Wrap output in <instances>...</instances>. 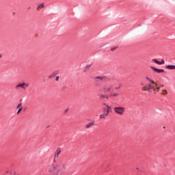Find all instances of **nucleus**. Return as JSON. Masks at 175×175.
I'll return each instance as SVG.
<instances>
[{
    "label": "nucleus",
    "mask_w": 175,
    "mask_h": 175,
    "mask_svg": "<svg viewBox=\"0 0 175 175\" xmlns=\"http://www.w3.org/2000/svg\"><path fill=\"white\" fill-rule=\"evenodd\" d=\"M46 170L49 174L53 175H62L66 170V165L65 164L59 163V164H50Z\"/></svg>",
    "instance_id": "nucleus-1"
},
{
    "label": "nucleus",
    "mask_w": 175,
    "mask_h": 175,
    "mask_svg": "<svg viewBox=\"0 0 175 175\" xmlns=\"http://www.w3.org/2000/svg\"><path fill=\"white\" fill-rule=\"evenodd\" d=\"M146 80H148V81H150V83L145 85L144 87H142V91H148V92H150L151 90H153L154 94H157V92H159L160 88L158 87V84L157 83L154 82V81L150 79L148 77H146Z\"/></svg>",
    "instance_id": "nucleus-2"
},
{
    "label": "nucleus",
    "mask_w": 175,
    "mask_h": 175,
    "mask_svg": "<svg viewBox=\"0 0 175 175\" xmlns=\"http://www.w3.org/2000/svg\"><path fill=\"white\" fill-rule=\"evenodd\" d=\"M113 111L116 114H118L119 116H123L124 113H125V107H115L113 108Z\"/></svg>",
    "instance_id": "nucleus-3"
},
{
    "label": "nucleus",
    "mask_w": 175,
    "mask_h": 175,
    "mask_svg": "<svg viewBox=\"0 0 175 175\" xmlns=\"http://www.w3.org/2000/svg\"><path fill=\"white\" fill-rule=\"evenodd\" d=\"M104 92H113L114 91V88H113V85L107 84L103 87Z\"/></svg>",
    "instance_id": "nucleus-4"
},
{
    "label": "nucleus",
    "mask_w": 175,
    "mask_h": 175,
    "mask_svg": "<svg viewBox=\"0 0 175 175\" xmlns=\"http://www.w3.org/2000/svg\"><path fill=\"white\" fill-rule=\"evenodd\" d=\"M150 68H151V69H152V70H154L157 73H163L165 72V70H163V69L155 68V67H154V66H151Z\"/></svg>",
    "instance_id": "nucleus-5"
},
{
    "label": "nucleus",
    "mask_w": 175,
    "mask_h": 175,
    "mask_svg": "<svg viewBox=\"0 0 175 175\" xmlns=\"http://www.w3.org/2000/svg\"><path fill=\"white\" fill-rule=\"evenodd\" d=\"M20 88L25 90V83H19L16 86V90H18Z\"/></svg>",
    "instance_id": "nucleus-6"
},
{
    "label": "nucleus",
    "mask_w": 175,
    "mask_h": 175,
    "mask_svg": "<svg viewBox=\"0 0 175 175\" xmlns=\"http://www.w3.org/2000/svg\"><path fill=\"white\" fill-rule=\"evenodd\" d=\"M153 62H155V64H157L158 65H162V64H165V60L161 59V62H159L157 60V59H152Z\"/></svg>",
    "instance_id": "nucleus-7"
},
{
    "label": "nucleus",
    "mask_w": 175,
    "mask_h": 175,
    "mask_svg": "<svg viewBox=\"0 0 175 175\" xmlns=\"http://www.w3.org/2000/svg\"><path fill=\"white\" fill-rule=\"evenodd\" d=\"M94 124H95L94 121L90 122L85 124V128L87 129H89V128H91V126H92V125H94Z\"/></svg>",
    "instance_id": "nucleus-8"
},
{
    "label": "nucleus",
    "mask_w": 175,
    "mask_h": 175,
    "mask_svg": "<svg viewBox=\"0 0 175 175\" xmlns=\"http://www.w3.org/2000/svg\"><path fill=\"white\" fill-rule=\"evenodd\" d=\"M59 154H61V148H58L56 150V153L55 154V158H58Z\"/></svg>",
    "instance_id": "nucleus-9"
},
{
    "label": "nucleus",
    "mask_w": 175,
    "mask_h": 175,
    "mask_svg": "<svg viewBox=\"0 0 175 175\" xmlns=\"http://www.w3.org/2000/svg\"><path fill=\"white\" fill-rule=\"evenodd\" d=\"M97 79H98V80H100L101 81H104L105 79H106V77H96L94 78V80H97Z\"/></svg>",
    "instance_id": "nucleus-10"
},
{
    "label": "nucleus",
    "mask_w": 175,
    "mask_h": 175,
    "mask_svg": "<svg viewBox=\"0 0 175 175\" xmlns=\"http://www.w3.org/2000/svg\"><path fill=\"white\" fill-rule=\"evenodd\" d=\"M92 66V64H87L85 68L84 69V72H88V70H90V68H91Z\"/></svg>",
    "instance_id": "nucleus-11"
},
{
    "label": "nucleus",
    "mask_w": 175,
    "mask_h": 175,
    "mask_svg": "<svg viewBox=\"0 0 175 175\" xmlns=\"http://www.w3.org/2000/svg\"><path fill=\"white\" fill-rule=\"evenodd\" d=\"M166 68H167V69H170V70H173V69L175 70V66H173V65H168V66H166Z\"/></svg>",
    "instance_id": "nucleus-12"
},
{
    "label": "nucleus",
    "mask_w": 175,
    "mask_h": 175,
    "mask_svg": "<svg viewBox=\"0 0 175 175\" xmlns=\"http://www.w3.org/2000/svg\"><path fill=\"white\" fill-rule=\"evenodd\" d=\"M105 106H107V113H109V111H111V107H109V105H106V104H104Z\"/></svg>",
    "instance_id": "nucleus-13"
},
{
    "label": "nucleus",
    "mask_w": 175,
    "mask_h": 175,
    "mask_svg": "<svg viewBox=\"0 0 175 175\" xmlns=\"http://www.w3.org/2000/svg\"><path fill=\"white\" fill-rule=\"evenodd\" d=\"M161 94H162V95H167V91L166 90H162Z\"/></svg>",
    "instance_id": "nucleus-14"
},
{
    "label": "nucleus",
    "mask_w": 175,
    "mask_h": 175,
    "mask_svg": "<svg viewBox=\"0 0 175 175\" xmlns=\"http://www.w3.org/2000/svg\"><path fill=\"white\" fill-rule=\"evenodd\" d=\"M44 8V3H42L41 5H40L39 6H38V8H37V10H38V9H40V8Z\"/></svg>",
    "instance_id": "nucleus-15"
},
{
    "label": "nucleus",
    "mask_w": 175,
    "mask_h": 175,
    "mask_svg": "<svg viewBox=\"0 0 175 175\" xmlns=\"http://www.w3.org/2000/svg\"><path fill=\"white\" fill-rule=\"evenodd\" d=\"M21 106H23V104L21 103H19L18 105V106H17V109H21Z\"/></svg>",
    "instance_id": "nucleus-16"
},
{
    "label": "nucleus",
    "mask_w": 175,
    "mask_h": 175,
    "mask_svg": "<svg viewBox=\"0 0 175 175\" xmlns=\"http://www.w3.org/2000/svg\"><path fill=\"white\" fill-rule=\"evenodd\" d=\"M21 110H23V107H21V108H19V109L17 111V114H20V113L21 112Z\"/></svg>",
    "instance_id": "nucleus-17"
},
{
    "label": "nucleus",
    "mask_w": 175,
    "mask_h": 175,
    "mask_svg": "<svg viewBox=\"0 0 175 175\" xmlns=\"http://www.w3.org/2000/svg\"><path fill=\"white\" fill-rule=\"evenodd\" d=\"M119 95L120 94L116 93V94H111V96H119Z\"/></svg>",
    "instance_id": "nucleus-18"
},
{
    "label": "nucleus",
    "mask_w": 175,
    "mask_h": 175,
    "mask_svg": "<svg viewBox=\"0 0 175 175\" xmlns=\"http://www.w3.org/2000/svg\"><path fill=\"white\" fill-rule=\"evenodd\" d=\"M106 116L105 114L100 115V118H105Z\"/></svg>",
    "instance_id": "nucleus-19"
},
{
    "label": "nucleus",
    "mask_w": 175,
    "mask_h": 175,
    "mask_svg": "<svg viewBox=\"0 0 175 175\" xmlns=\"http://www.w3.org/2000/svg\"><path fill=\"white\" fill-rule=\"evenodd\" d=\"M5 173H8L9 174H12V170H8Z\"/></svg>",
    "instance_id": "nucleus-20"
},
{
    "label": "nucleus",
    "mask_w": 175,
    "mask_h": 175,
    "mask_svg": "<svg viewBox=\"0 0 175 175\" xmlns=\"http://www.w3.org/2000/svg\"><path fill=\"white\" fill-rule=\"evenodd\" d=\"M104 115L105 116V117H107V116H109V112H105L104 113Z\"/></svg>",
    "instance_id": "nucleus-21"
},
{
    "label": "nucleus",
    "mask_w": 175,
    "mask_h": 175,
    "mask_svg": "<svg viewBox=\"0 0 175 175\" xmlns=\"http://www.w3.org/2000/svg\"><path fill=\"white\" fill-rule=\"evenodd\" d=\"M100 98H106V96H105V95H103V94H102V95H100Z\"/></svg>",
    "instance_id": "nucleus-22"
},
{
    "label": "nucleus",
    "mask_w": 175,
    "mask_h": 175,
    "mask_svg": "<svg viewBox=\"0 0 175 175\" xmlns=\"http://www.w3.org/2000/svg\"><path fill=\"white\" fill-rule=\"evenodd\" d=\"M58 80H59V77H56V81H58Z\"/></svg>",
    "instance_id": "nucleus-23"
},
{
    "label": "nucleus",
    "mask_w": 175,
    "mask_h": 175,
    "mask_svg": "<svg viewBox=\"0 0 175 175\" xmlns=\"http://www.w3.org/2000/svg\"><path fill=\"white\" fill-rule=\"evenodd\" d=\"M115 49H116V48H111V51H114Z\"/></svg>",
    "instance_id": "nucleus-24"
},
{
    "label": "nucleus",
    "mask_w": 175,
    "mask_h": 175,
    "mask_svg": "<svg viewBox=\"0 0 175 175\" xmlns=\"http://www.w3.org/2000/svg\"><path fill=\"white\" fill-rule=\"evenodd\" d=\"M136 170H137L138 172H140V169H139V167H137Z\"/></svg>",
    "instance_id": "nucleus-25"
},
{
    "label": "nucleus",
    "mask_w": 175,
    "mask_h": 175,
    "mask_svg": "<svg viewBox=\"0 0 175 175\" xmlns=\"http://www.w3.org/2000/svg\"><path fill=\"white\" fill-rule=\"evenodd\" d=\"M25 86L28 87L29 86L28 83H25Z\"/></svg>",
    "instance_id": "nucleus-26"
},
{
    "label": "nucleus",
    "mask_w": 175,
    "mask_h": 175,
    "mask_svg": "<svg viewBox=\"0 0 175 175\" xmlns=\"http://www.w3.org/2000/svg\"><path fill=\"white\" fill-rule=\"evenodd\" d=\"M120 87H121V86H119L118 88H116V90H118V88H120Z\"/></svg>",
    "instance_id": "nucleus-27"
},
{
    "label": "nucleus",
    "mask_w": 175,
    "mask_h": 175,
    "mask_svg": "<svg viewBox=\"0 0 175 175\" xmlns=\"http://www.w3.org/2000/svg\"><path fill=\"white\" fill-rule=\"evenodd\" d=\"M0 58H2V55H0Z\"/></svg>",
    "instance_id": "nucleus-28"
},
{
    "label": "nucleus",
    "mask_w": 175,
    "mask_h": 175,
    "mask_svg": "<svg viewBox=\"0 0 175 175\" xmlns=\"http://www.w3.org/2000/svg\"><path fill=\"white\" fill-rule=\"evenodd\" d=\"M14 175H16V172L14 173Z\"/></svg>",
    "instance_id": "nucleus-29"
}]
</instances>
